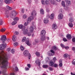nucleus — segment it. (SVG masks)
Here are the masks:
<instances>
[{"mask_svg":"<svg viewBox=\"0 0 75 75\" xmlns=\"http://www.w3.org/2000/svg\"><path fill=\"white\" fill-rule=\"evenodd\" d=\"M4 51H1L0 53V65L1 64L2 66L1 67L2 68H4V69H7V63H8V57L7 56H4Z\"/></svg>","mask_w":75,"mask_h":75,"instance_id":"1","label":"nucleus"},{"mask_svg":"<svg viewBox=\"0 0 75 75\" xmlns=\"http://www.w3.org/2000/svg\"><path fill=\"white\" fill-rule=\"evenodd\" d=\"M37 14L36 13V11H34L31 14L32 16H30L27 19V22H25L24 25L25 26H27L28 25V23L31 22V21H32L34 19V17L33 16H35Z\"/></svg>","mask_w":75,"mask_h":75,"instance_id":"2","label":"nucleus"},{"mask_svg":"<svg viewBox=\"0 0 75 75\" xmlns=\"http://www.w3.org/2000/svg\"><path fill=\"white\" fill-rule=\"evenodd\" d=\"M23 54L25 57L29 56V59H30L31 58V54H29V52L28 50L25 51L23 53Z\"/></svg>","mask_w":75,"mask_h":75,"instance_id":"3","label":"nucleus"},{"mask_svg":"<svg viewBox=\"0 0 75 75\" xmlns=\"http://www.w3.org/2000/svg\"><path fill=\"white\" fill-rule=\"evenodd\" d=\"M24 41H25L26 43L28 45L30 46V45H31V44L30 43V42H29V39L28 38L26 40V38L24 37L23 38V39L22 40V42H24Z\"/></svg>","mask_w":75,"mask_h":75,"instance_id":"4","label":"nucleus"},{"mask_svg":"<svg viewBox=\"0 0 75 75\" xmlns=\"http://www.w3.org/2000/svg\"><path fill=\"white\" fill-rule=\"evenodd\" d=\"M6 44L5 42H2V45H0V50H4L6 48Z\"/></svg>","mask_w":75,"mask_h":75,"instance_id":"5","label":"nucleus"},{"mask_svg":"<svg viewBox=\"0 0 75 75\" xmlns=\"http://www.w3.org/2000/svg\"><path fill=\"white\" fill-rule=\"evenodd\" d=\"M55 64V61H54L52 60L50 61L49 63V66L50 67H53L54 66V64Z\"/></svg>","mask_w":75,"mask_h":75,"instance_id":"6","label":"nucleus"},{"mask_svg":"<svg viewBox=\"0 0 75 75\" xmlns=\"http://www.w3.org/2000/svg\"><path fill=\"white\" fill-rule=\"evenodd\" d=\"M11 15L13 17H15L16 16V11H11Z\"/></svg>","mask_w":75,"mask_h":75,"instance_id":"7","label":"nucleus"},{"mask_svg":"<svg viewBox=\"0 0 75 75\" xmlns=\"http://www.w3.org/2000/svg\"><path fill=\"white\" fill-rule=\"evenodd\" d=\"M2 41L3 42H5L7 40V38L6 37L5 35L3 36L1 38Z\"/></svg>","mask_w":75,"mask_h":75,"instance_id":"8","label":"nucleus"},{"mask_svg":"<svg viewBox=\"0 0 75 75\" xmlns=\"http://www.w3.org/2000/svg\"><path fill=\"white\" fill-rule=\"evenodd\" d=\"M35 63L36 65H38V67L41 65V62L40 61L39 59H37L35 61Z\"/></svg>","mask_w":75,"mask_h":75,"instance_id":"9","label":"nucleus"},{"mask_svg":"<svg viewBox=\"0 0 75 75\" xmlns=\"http://www.w3.org/2000/svg\"><path fill=\"white\" fill-rule=\"evenodd\" d=\"M64 18V16L62 13L59 14L58 16V18L59 20H61Z\"/></svg>","mask_w":75,"mask_h":75,"instance_id":"10","label":"nucleus"},{"mask_svg":"<svg viewBox=\"0 0 75 75\" xmlns=\"http://www.w3.org/2000/svg\"><path fill=\"white\" fill-rule=\"evenodd\" d=\"M46 33V31L44 30H42L41 33V36H45Z\"/></svg>","mask_w":75,"mask_h":75,"instance_id":"11","label":"nucleus"},{"mask_svg":"<svg viewBox=\"0 0 75 75\" xmlns=\"http://www.w3.org/2000/svg\"><path fill=\"white\" fill-rule=\"evenodd\" d=\"M28 30H25L23 32V34H24V35H26V34H28Z\"/></svg>","mask_w":75,"mask_h":75,"instance_id":"12","label":"nucleus"},{"mask_svg":"<svg viewBox=\"0 0 75 75\" xmlns=\"http://www.w3.org/2000/svg\"><path fill=\"white\" fill-rule=\"evenodd\" d=\"M66 37L68 40H70V39H71V38H72L71 37V35L69 34L67 35Z\"/></svg>","mask_w":75,"mask_h":75,"instance_id":"13","label":"nucleus"},{"mask_svg":"<svg viewBox=\"0 0 75 75\" xmlns=\"http://www.w3.org/2000/svg\"><path fill=\"white\" fill-rule=\"evenodd\" d=\"M52 27L54 30L57 29V28H58V27H57V25L55 24H53L52 26Z\"/></svg>","mask_w":75,"mask_h":75,"instance_id":"14","label":"nucleus"},{"mask_svg":"<svg viewBox=\"0 0 75 75\" xmlns=\"http://www.w3.org/2000/svg\"><path fill=\"white\" fill-rule=\"evenodd\" d=\"M44 21L45 24H47V23H48L49 21L48 20V18H46L44 19Z\"/></svg>","mask_w":75,"mask_h":75,"instance_id":"15","label":"nucleus"},{"mask_svg":"<svg viewBox=\"0 0 75 75\" xmlns=\"http://www.w3.org/2000/svg\"><path fill=\"white\" fill-rule=\"evenodd\" d=\"M41 40L42 41H44L45 40V36H41Z\"/></svg>","mask_w":75,"mask_h":75,"instance_id":"16","label":"nucleus"},{"mask_svg":"<svg viewBox=\"0 0 75 75\" xmlns=\"http://www.w3.org/2000/svg\"><path fill=\"white\" fill-rule=\"evenodd\" d=\"M50 17V19H53L54 18V14L53 13L51 14Z\"/></svg>","mask_w":75,"mask_h":75,"instance_id":"17","label":"nucleus"},{"mask_svg":"<svg viewBox=\"0 0 75 75\" xmlns=\"http://www.w3.org/2000/svg\"><path fill=\"white\" fill-rule=\"evenodd\" d=\"M12 40L13 41H16V37L15 35H14L12 37Z\"/></svg>","mask_w":75,"mask_h":75,"instance_id":"18","label":"nucleus"},{"mask_svg":"<svg viewBox=\"0 0 75 75\" xmlns=\"http://www.w3.org/2000/svg\"><path fill=\"white\" fill-rule=\"evenodd\" d=\"M43 68L47 69L48 68V65L47 64L44 65H43Z\"/></svg>","mask_w":75,"mask_h":75,"instance_id":"19","label":"nucleus"},{"mask_svg":"<svg viewBox=\"0 0 75 75\" xmlns=\"http://www.w3.org/2000/svg\"><path fill=\"white\" fill-rule=\"evenodd\" d=\"M69 56V55L67 54H65L64 55V58H68Z\"/></svg>","mask_w":75,"mask_h":75,"instance_id":"20","label":"nucleus"},{"mask_svg":"<svg viewBox=\"0 0 75 75\" xmlns=\"http://www.w3.org/2000/svg\"><path fill=\"white\" fill-rule=\"evenodd\" d=\"M40 11V13L41 14H44V11L43 9H41Z\"/></svg>","mask_w":75,"mask_h":75,"instance_id":"21","label":"nucleus"},{"mask_svg":"<svg viewBox=\"0 0 75 75\" xmlns=\"http://www.w3.org/2000/svg\"><path fill=\"white\" fill-rule=\"evenodd\" d=\"M6 8L9 10H11L12 9V8L8 6H6Z\"/></svg>","mask_w":75,"mask_h":75,"instance_id":"22","label":"nucleus"},{"mask_svg":"<svg viewBox=\"0 0 75 75\" xmlns=\"http://www.w3.org/2000/svg\"><path fill=\"white\" fill-rule=\"evenodd\" d=\"M69 21L71 23H72L74 21V19L72 18H69Z\"/></svg>","mask_w":75,"mask_h":75,"instance_id":"23","label":"nucleus"},{"mask_svg":"<svg viewBox=\"0 0 75 75\" xmlns=\"http://www.w3.org/2000/svg\"><path fill=\"white\" fill-rule=\"evenodd\" d=\"M30 32H33V30H34V28H33V27L32 26H31L30 28Z\"/></svg>","mask_w":75,"mask_h":75,"instance_id":"24","label":"nucleus"},{"mask_svg":"<svg viewBox=\"0 0 75 75\" xmlns=\"http://www.w3.org/2000/svg\"><path fill=\"white\" fill-rule=\"evenodd\" d=\"M6 30V29L4 28H3L1 29L0 30V31L1 32H4V31H5Z\"/></svg>","mask_w":75,"mask_h":75,"instance_id":"25","label":"nucleus"},{"mask_svg":"<svg viewBox=\"0 0 75 75\" xmlns=\"http://www.w3.org/2000/svg\"><path fill=\"white\" fill-rule=\"evenodd\" d=\"M4 1L6 4H9L10 3L9 0H5Z\"/></svg>","mask_w":75,"mask_h":75,"instance_id":"26","label":"nucleus"},{"mask_svg":"<svg viewBox=\"0 0 75 75\" xmlns=\"http://www.w3.org/2000/svg\"><path fill=\"white\" fill-rule=\"evenodd\" d=\"M51 53L52 54V56L54 55V54H55V52L53 51V50H50Z\"/></svg>","mask_w":75,"mask_h":75,"instance_id":"27","label":"nucleus"},{"mask_svg":"<svg viewBox=\"0 0 75 75\" xmlns=\"http://www.w3.org/2000/svg\"><path fill=\"white\" fill-rule=\"evenodd\" d=\"M19 20V18L18 17H16L15 18L13 19V20L14 21H18Z\"/></svg>","mask_w":75,"mask_h":75,"instance_id":"28","label":"nucleus"},{"mask_svg":"<svg viewBox=\"0 0 75 75\" xmlns=\"http://www.w3.org/2000/svg\"><path fill=\"white\" fill-rule=\"evenodd\" d=\"M69 25L70 27H73V24L72 23H69Z\"/></svg>","mask_w":75,"mask_h":75,"instance_id":"29","label":"nucleus"},{"mask_svg":"<svg viewBox=\"0 0 75 75\" xmlns=\"http://www.w3.org/2000/svg\"><path fill=\"white\" fill-rule=\"evenodd\" d=\"M20 48L21 51H24V47L23 46H21Z\"/></svg>","mask_w":75,"mask_h":75,"instance_id":"30","label":"nucleus"},{"mask_svg":"<svg viewBox=\"0 0 75 75\" xmlns=\"http://www.w3.org/2000/svg\"><path fill=\"white\" fill-rule=\"evenodd\" d=\"M55 1L54 0H51V3L52 4H55Z\"/></svg>","mask_w":75,"mask_h":75,"instance_id":"31","label":"nucleus"},{"mask_svg":"<svg viewBox=\"0 0 75 75\" xmlns=\"http://www.w3.org/2000/svg\"><path fill=\"white\" fill-rule=\"evenodd\" d=\"M35 54L37 57H39L40 56V53L37 52L35 53Z\"/></svg>","mask_w":75,"mask_h":75,"instance_id":"32","label":"nucleus"},{"mask_svg":"<svg viewBox=\"0 0 75 75\" xmlns=\"http://www.w3.org/2000/svg\"><path fill=\"white\" fill-rule=\"evenodd\" d=\"M45 4H46L48 5V4H50V2L47 0H46L45 1Z\"/></svg>","mask_w":75,"mask_h":75,"instance_id":"33","label":"nucleus"},{"mask_svg":"<svg viewBox=\"0 0 75 75\" xmlns=\"http://www.w3.org/2000/svg\"><path fill=\"white\" fill-rule=\"evenodd\" d=\"M57 48L55 46H53L52 47V49L54 50H57Z\"/></svg>","mask_w":75,"mask_h":75,"instance_id":"34","label":"nucleus"},{"mask_svg":"<svg viewBox=\"0 0 75 75\" xmlns=\"http://www.w3.org/2000/svg\"><path fill=\"white\" fill-rule=\"evenodd\" d=\"M7 51L8 52H11V49L10 48H8L7 49Z\"/></svg>","mask_w":75,"mask_h":75,"instance_id":"35","label":"nucleus"},{"mask_svg":"<svg viewBox=\"0 0 75 75\" xmlns=\"http://www.w3.org/2000/svg\"><path fill=\"white\" fill-rule=\"evenodd\" d=\"M53 67H54V68H57V67H58V64H53Z\"/></svg>","mask_w":75,"mask_h":75,"instance_id":"36","label":"nucleus"},{"mask_svg":"<svg viewBox=\"0 0 75 75\" xmlns=\"http://www.w3.org/2000/svg\"><path fill=\"white\" fill-rule=\"evenodd\" d=\"M62 5L63 7H65V3L64 2V1H62Z\"/></svg>","mask_w":75,"mask_h":75,"instance_id":"37","label":"nucleus"},{"mask_svg":"<svg viewBox=\"0 0 75 75\" xmlns=\"http://www.w3.org/2000/svg\"><path fill=\"white\" fill-rule=\"evenodd\" d=\"M41 3L43 5H44L45 4V0H43L41 1Z\"/></svg>","mask_w":75,"mask_h":75,"instance_id":"38","label":"nucleus"},{"mask_svg":"<svg viewBox=\"0 0 75 75\" xmlns=\"http://www.w3.org/2000/svg\"><path fill=\"white\" fill-rule=\"evenodd\" d=\"M3 21L1 19H0V25H1L3 24Z\"/></svg>","mask_w":75,"mask_h":75,"instance_id":"39","label":"nucleus"},{"mask_svg":"<svg viewBox=\"0 0 75 75\" xmlns=\"http://www.w3.org/2000/svg\"><path fill=\"white\" fill-rule=\"evenodd\" d=\"M11 52L12 54H14L15 53V50L14 49H13L11 50Z\"/></svg>","mask_w":75,"mask_h":75,"instance_id":"40","label":"nucleus"},{"mask_svg":"<svg viewBox=\"0 0 75 75\" xmlns=\"http://www.w3.org/2000/svg\"><path fill=\"white\" fill-rule=\"evenodd\" d=\"M17 23V21H14L12 23V25H14L16 24Z\"/></svg>","mask_w":75,"mask_h":75,"instance_id":"41","label":"nucleus"},{"mask_svg":"<svg viewBox=\"0 0 75 75\" xmlns=\"http://www.w3.org/2000/svg\"><path fill=\"white\" fill-rule=\"evenodd\" d=\"M23 25H19L18 26L19 28H23Z\"/></svg>","mask_w":75,"mask_h":75,"instance_id":"42","label":"nucleus"},{"mask_svg":"<svg viewBox=\"0 0 75 75\" xmlns=\"http://www.w3.org/2000/svg\"><path fill=\"white\" fill-rule=\"evenodd\" d=\"M18 43L16 42L14 44H13V45L14 46V47H16V46H17V45H18Z\"/></svg>","mask_w":75,"mask_h":75,"instance_id":"43","label":"nucleus"},{"mask_svg":"<svg viewBox=\"0 0 75 75\" xmlns=\"http://www.w3.org/2000/svg\"><path fill=\"white\" fill-rule=\"evenodd\" d=\"M48 55H49V56H53L52 54V53L51 52H49L48 53Z\"/></svg>","mask_w":75,"mask_h":75,"instance_id":"44","label":"nucleus"},{"mask_svg":"<svg viewBox=\"0 0 75 75\" xmlns=\"http://www.w3.org/2000/svg\"><path fill=\"white\" fill-rule=\"evenodd\" d=\"M63 40L64 42H66L67 41H68L67 39L65 38H63Z\"/></svg>","mask_w":75,"mask_h":75,"instance_id":"45","label":"nucleus"},{"mask_svg":"<svg viewBox=\"0 0 75 75\" xmlns=\"http://www.w3.org/2000/svg\"><path fill=\"white\" fill-rule=\"evenodd\" d=\"M49 70L51 71H52L53 70V69H52V68L51 67H49Z\"/></svg>","mask_w":75,"mask_h":75,"instance_id":"46","label":"nucleus"},{"mask_svg":"<svg viewBox=\"0 0 75 75\" xmlns=\"http://www.w3.org/2000/svg\"><path fill=\"white\" fill-rule=\"evenodd\" d=\"M15 69L16 71H18V68L17 67H15Z\"/></svg>","mask_w":75,"mask_h":75,"instance_id":"47","label":"nucleus"},{"mask_svg":"<svg viewBox=\"0 0 75 75\" xmlns=\"http://www.w3.org/2000/svg\"><path fill=\"white\" fill-rule=\"evenodd\" d=\"M61 45V46L62 47V48H65V45H63V44H62V43L61 44H60Z\"/></svg>","mask_w":75,"mask_h":75,"instance_id":"48","label":"nucleus"},{"mask_svg":"<svg viewBox=\"0 0 75 75\" xmlns=\"http://www.w3.org/2000/svg\"><path fill=\"white\" fill-rule=\"evenodd\" d=\"M67 4H68V5H70L71 4V1H67Z\"/></svg>","mask_w":75,"mask_h":75,"instance_id":"49","label":"nucleus"},{"mask_svg":"<svg viewBox=\"0 0 75 75\" xmlns=\"http://www.w3.org/2000/svg\"><path fill=\"white\" fill-rule=\"evenodd\" d=\"M6 13H7V12H6V13H5V14L6 15V17H7V18L8 17V15H9V14H8V13L6 14Z\"/></svg>","mask_w":75,"mask_h":75,"instance_id":"50","label":"nucleus"},{"mask_svg":"<svg viewBox=\"0 0 75 75\" xmlns=\"http://www.w3.org/2000/svg\"><path fill=\"white\" fill-rule=\"evenodd\" d=\"M23 17L24 19L25 18L27 17V16L26 15H24L23 16Z\"/></svg>","mask_w":75,"mask_h":75,"instance_id":"51","label":"nucleus"},{"mask_svg":"<svg viewBox=\"0 0 75 75\" xmlns=\"http://www.w3.org/2000/svg\"><path fill=\"white\" fill-rule=\"evenodd\" d=\"M27 2H28L29 4H30L31 3V0H27Z\"/></svg>","mask_w":75,"mask_h":75,"instance_id":"52","label":"nucleus"},{"mask_svg":"<svg viewBox=\"0 0 75 75\" xmlns=\"http://www.w3.org/2000/svg\"><path fill=\"white\" fill-rule=\"evenodd\" d=\"M27 66L28 68H31V64H27Z\"/></svg>","mask_w":75,"mask_h":75,"instance_id":"53","label":"nucleus"},{"mask_svg":"<svg viewBox=\"0 0 75 75\" xmlns=\"http://www.w3.org/2000/svg\"><path fill=\"white\" fill-rule=\"evenodd\" d=\"M22 30L24 31V30H25V27L24 26L22 27Z\"/></svg>","mask_w":75,"mask_h":75,"instance_id":"54","label":"nucleus"},{"mask_svg":"<svg viewBox=\"0 0 75 75\" xmlns=\"http://www.w3.org/2000/svg\"><path fill=\"white\" fill-rule=\"evenodd\" d=\"M21 12L22 13H24V8H22Z\"/></svg>","mask_w":75,"mask_h":75,"instance_id":"55","label":"nucleus"},{"mask_svg":"<svg viewBox=\"0 0 75 75\" xmlns=\"http://www.w3.org/2000/svg\"><path fill=\"white\" fill-rule=\"evenodd\" d=\"M72 41L73 42H75V38H73L72 39Z\"/></svg>","mask_w":75,"mask_h":75,"instance_id":"56","label":"nucleus"},{"mask_svg":"<svg viewBox=\"0 0 75 75\" xmlns=\"http://www.w3.org/2000/svg\"><path fill=\"white\" fill-rule=\"evenodd\" d=\"M4 2L3 0H0V3L1 4H3Z\"/></svg>","mask_w":75,"mask_h":75,"instance_id":"57","label":"nucleus"},{"mask_svg":"<svg viewBox=\"0 0 75 75\" xmlns=\"http://www.w3.org/2000/svg\"><path fill=\"white\" fill-rule=\"evenodd\" d=\"M59 64L62 63V59H60L59 61Z\"/></svg>","mask_w":75,"mask_h":75,"instance_id":"58","label":"nucleus"},{"mask_svg":"<svg viewBox=\"0 0 75 75\" xmlns=\"http://www.w3.org/2000/svg\"><path fill=\"white\" fill-rule=\"evenodd\" d=\"M59 66L60 67H61L62 66V63H59Z\"/></svg>","mask_w":75,"mask_h":75,"instance_id":"59","label":"nucleus"},{"mask_svg":"<svg viewBox=\"0 0 75 75\" xmlns=\"http://www.w3.org/2000/svg\"><path fill=\"white\" fill-rule=\"evenodd\" d=\"M25 69L26 71H28L29 69V68L28 67H25Z\"/></svg>","mask_w":75,"mask_h":75,"instance_id":"60","label":"nucleus"},{"mask_svg":"<svg viewBox=\"0 0 75 75\" xmlns=\"http://www.w3.org/2000/svg\"><path fill=\"white\" fill-rule=\"evenodd\" d=\"M27 34L28 36H31V33H30V32L28 33Z\"/></svg>","mask_w":75,"mask_h":75,"instance_id":"61","label":"nucleus"},{"mask_svg":"<svg viewBox=\"0 0 75 75\" xmlns=\"http://www.w3.org/2000/svg\"><path fill=\"white\" fill-rule=\"evenodd\" d=\"M64 48L66 50H68V49H69V47H68V46L66 47H64Z\"/></svg>","mask_w":75,"mask_h":75,"instance_id":"62","label":"nucleus"},{"mask_svg":"<svg viewBox=\"0 0 75 75\" xmlns=\"http://www.w3.org/2000/svg\"><path fill=\"white\" fill-rule=\"evenodd\" d=\"M72 50L73 51H75V47H73L72 48Z\"/></svg>","mask_w":75,"mask_h":75,"instance_id":"63","label":"nucleus"},{"mask_svg":"<svg viewBox=\"0 0 75 75\" xmlns=\"http://www.w3.org/2000/svg\"><path fill=\"white\" fill-rule=\"evenodd\" d=\"M72 64L73 65H75V61H73V62H72Z\"/></svg>","mask_w":75,"mask_h":75,"instance_id":"64","label":"nucleus"}]
</instances>
